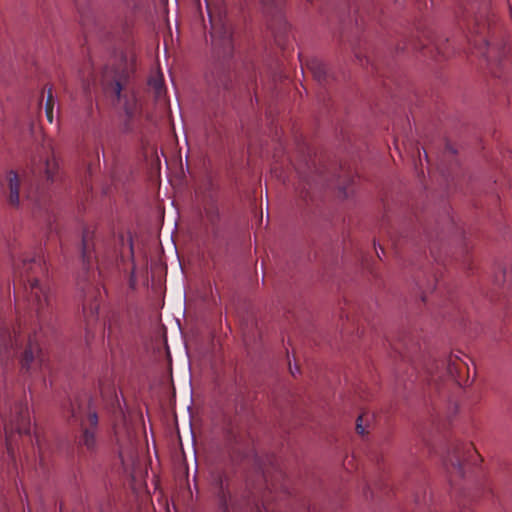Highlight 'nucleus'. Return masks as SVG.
Segmentation results:
<instances>
[{
	"instance_id": "obj_1",
	"label": "nucleus",
	"mask_w": 512,
	"mask_h": 512,
	"mask_svg": "<svg viewBox=\"0 0 512 512\" xmlns=\"http://www.w3.org/2000/svg\"><path fill=\"white\" fill-rule=\"evenodd\" d=\"M512 20V5L509 4ZM457 17L466 23L468 41L473 49L485 59L490 73L495 78L509 79L512 73V53L507 47L505 33L491 11L489 0H469Z\"/></svg>"
},
{
	"instance_id": "obj_2",
	"label": "nucleus",
	"mask_w": 512,
	"mask_h": 512,
	"mask_svg": "<svg viewBox=\"0 0 512 512\" xmlns=\"http://www.w3.org/2000/svg\"><path fill=\"white\" fill-rule=\"evenodd\" d=\"M80 78L85 93H89L92 87L100 84L107 97L118 101L126 116L125 132L131 133L137 129L143 113L142 102L129 86L127 75L112 67H105L101 75L96 76L94 69L89 66L87 75L81 71Z\"/></svg>"
},
{
	"instance_id": "obj_3",
	"label": "nucleus",
	"mask_w": 512,
	"mask_h": 512,
	"mask_svg": "<svg viewBox=\"0 0 512 512\" xmlns=\"http://www.w3.org/2000/svg\"><path fill=\"white\" fill-rule=\"evenodd\" d=\"M231 472L222 466L211 469L209 483L218 512H242L246 502L232 490Z\"/></svg>"
},
{
	"instance_id": "obj_4",
	"label": "nucleus",
	"mask_w": 512,
	"mask_h": 512,
	"mask_svg": "<svg viewBox=\"0 0 512 512\" xmlns=\"http://www.w3.org/2000/svg\"><path fill=\"white\" fill-rule=\"evenodd\" d=\"M3 429L5 433L6 450L11 458H14L13 437L17 434H29L31 430L28 406L22 401L13 404L5 403L1 412Z\"/></svg>"
},
{
	"instance_id": "obj_5",
	"label": "nucleus",
	"mask_w": 512,
	"mask_h": 512,
	"mask_svg": "<svg viewBox=\"0 0 512 512\" xmlns=\"http://www.w3.org/2000/svg\"><path fill=\"white\" fill-rule=\"evenodd\" d=\"M70 417L79 422L82 427V435L79 444L88 450H93L96 446L95 429L98 424V416L96 412L90 409V405L75 400L70 403Z\"/></svg>"
},
{
	"instance_id": "obj_6",
	"label": "nucleus",
	"mask_w": 512,
	"mask_h": 512,
	"mask_svg": "<svg viewBox=\"0 0 512 512\" xmlns=\"http://www.w3.org/2000/svg\"><path fill=\"white\" fill-rule=\"evenodd\" d=\"M430 375V381L436 382L444 376L450 378L457 385L462 386L467 383L469 378V368L467 363L457 354L451 353L446 359L437 360L433 368L427 369Z\"/></svg>"
},
{
	"instance_id": "obj_7",
	"label": "nucleus",
	"mask_w": 512,
	"mask_h": 512,
	"mask_svg": "<svg viewBox=\"0 0 512 512\" xmlns=\"http://www.w3.org/2000/svg\"><path fill=\"white\" fill-rule=\"evenodd\" d=\"M211 43L218 57H230L233 52V32L231 25L223 19H211Z\"/></svg>"
},
{
	"instance_id": "obj_8",
	"label": "nucleus",
	"mask_w": 512,
	"mask_h": 512,
	"mask_svg": "<svg viewBox=\"0 0 512 512\" xmlns=\"http://www.w3.org/2000/svg\"><path fill=\"white\" fill-rule=\"evenodd\" d=\"M472 453H475V451L471 445H468L466 448L460 447L459 445L455 446L452 453L444 460V465L447 471L456 476L463 477L465 474L464 462L466 460V455L471 457Z\"/></svg>"
},
{
	"instance_id": "obj_9",
	"label": "nucleus",
	"mask_w": 512,
	"mask_h": 512,
	"mask_svg": "<svg viewBox=\"0 0 512 512\" xmlns=\"http://www.w3.org/2000/svg\"><path fill=\"white\" fill-rule=\"evenodd\" d=\"M94 232L85 229L82 235V260L83 265L87 271L93 268L94 259L97 258L95 254Z\"/></svg>"
},
{
	"instance_id": "obj_10",
	"label": "nucleus",
	"mask_w": 512,
	"mask_h": 512,
	"mask_svg": "<svg viewBox=\"0 0 512 512\" xmlns=\"http://www.w3.org/2000/svg\"><path fill=\"white\" fill-rule=\"evenodd\" d=\"M307 67L312 73L315 80L319 83H327L330 78V74L326 64L318 59H312L307 63Z\"/></svg>"
},
{
	"instance_id": "obj_11",
	"label": "nucleus",
	"mask_w": 512,
	"mask_h": 512,
	"mask_svg": "<svg viewBox=\"0 0 512 512\" xmlns=\"http://www.w3.org/2000/svg\"><path fill=\"white\" fill-rule=\"evenodd\" d=\"M6 185L9 189V203L11 205L19 204V176L15 171H10L6 176Z\"/></svg>"
},
{
	"instance_id": "obj_12",
	"label": "nucleus",
	"mask_w": 512,
	"mask_h": 512,
	"mask_svg": "<svg viewBox=\"0 0 512 512\" xmlns=\"http://www.w3.org/2000/svg\"><path fill=\"white\" fill-rule=\"evenodd\" d=\"M33 181L38 182L40 179H45L46 181H53L54 174L52 171V166L49 161H45L41 166L37 169H32Z\"/></svg>"
},
{
	"instance_id": "obj_13",
	"label": "nucleus",
	"mask_w": 512,
	"mask_h": 512,
	"mask_svg": "<svg viewBox=\"0 0 512 512\" xmlns=\"http://www.w3.org/2000/svg\"><path fill=\"white\" fill-rule=\"evenodd\" d=\"M313 189H314V185L311 183V181L309 179H302L297 188H296V191H297V194L298 196L304 201V202H308V200H312L313 199Z\"/></svg>"
},
{
	"instance_id": "obj_14",
	"label": "nucleus",
	"mask_w": 512,
	"mask_h": 512,
	"mask_svg": "<svg viewBox=\"0 0 512 512\" xmlns=\"http://www.w3.org/2000/svg\"><path fill=\"white\" fill-rule=\"evenodd\" d=\"M98 309L99 305L97 303H91L89 305L86 301L83 303V314L88 323L94 320L98 314Z\"/></svg>"
},
{
	"instance_id": "obj_15",
	"label": "nucleus",
	"mask_w": 512,
	"mask_h": 512,
	"mask_svg": "<svg viewBox=\"0 0 512 512\" xmlns=\"http://www.w3.org/2000/svg\"><path fill=\"white\" fill-rule=\"evenodd\" d=\"M27 197L33 200L39 209H42V207L44 206V203H42V192H40L38 186L35 188V190H29L27 193Z\"/></svg>"
},
{
	"instance_id": "obj_16",
	"label": "nucleus",
	"mask_w": 512,
	"mask_h": 512,
	"mask_svg": "<svg viewBox=\"0 0 512 512\" xmlns=\"http://www.w3.org/2000/svg\"><path fill=\"white\" fill-rule=\"evenodd\" d=\"M53 106H54V100L51 89L48 91L47 101L45 105V113L47 120L52 123L53 122Z\"/></svg>"
},
{
	"instance_id": "obj_17",
	"label": "nucleus",
	"mask_w": 512,
	"mask_h": 512,
	"mask_svg": "<svg viewBox=\"0 0 512 512\" xmlns=\"http://www.w3.org/2000/svg\"><path fill=\"white\" fill-rule=\"evenodd\" d=\"M408 46H410L413 50H422V49L426 48L427 43H425L424 41H422L420 39L413 38L409 41L407 46L402 47L401 49L404 50V49L408 48Z\"/></svg>"
},
{
	"instance_id": "obj_18",
	"label": "nucleus",
	"mask_w": 512,
	"mask_h": 512,
	"mask_svg": "<svg viewBox=\"0 0 512 512\" xmlns=\"http://www.w3.org/2000/svg\"><path fill=\"white\" fill-rule=\"evenodd\" d=\"M259 1L267 10H272L273 8H275L276 10H279V1L278 0H259Z\"/></svg>"
},
{
	"instance_id": "obj_19",
	"label": "nucleus",
	"mask_w": 512,
	"mask_h": 512,
	"mask_svg": "<svg viewBox=\"0 0 512 512\" xmlns=\"http://www.w3.org/2000/svg\"><path fill=\"white\" fill-rule=\"evenodd\" d=\"M362 421H363V416H362V415H360V416L358 417V419H357V423H356V431H357L359 434H361V435L365 434V432H366V431H365V428H364V427H363V425H362Z\"/></svg>"
},
{
	"instance_id": "obj_20",
	"label": "nucleus",
	"mask_w": 512,
	"mask_h": 512,
	"mask_svg": "<svg viewBox=\"0 0 512 512\" xmlns=\"http://www.w3.org/2000/svg\"><path fill=\"white\" fill-rule=\"evenodd\" d=\"M427 43H433L434 48L438 51L439 54L445 55V51L439 46L438 43H434V40L427 38Z\"/></svg>"
},
{
	"instance_id": "obj_21",
	"label": "nucleus",
	"mask_w": 512,
	"mask_h": 512,
	"mask_svg": "<svg viewBox=\"0 0 512 512\" xmlns=\"http://www.w3.org/2000/svg\"><path fill=\"white\" fill-rule=\"evenodd\" d=\"M446 153L449 155H454L456 151L453 149V147L450 144L446 145Z\"/></svg>"
},
{
	"instance_id": "obj_22",
	"label": "nucleus",
	"mask_w": 512,
	"mask_h": 512,
	"mask_svg": "<svg viewBox=\"0 0 512 512\" xmlns=\"http://www.w3.org/2000/svg\"><path fill=\"white\" fill-rule=\"evenodd\" d=\"M342 194H343V197H345V198L349 197V195H350L349 188L348 187H343Z\"/></svg>"
},
{
	"instance_id": "obj_23",
	"label": "nucleus",
	"mask_w": 512,
	"mask_h": 512,
	"mask_svg": "<svg viewBox=\"0 0 512 512\" xmlns=\"http://www.w3.org/2000/svg\"><path fill=\"white\" fill-rule=\"evenodd\" d=\"M155 88L157 90V93L159 94L161 92V89H162V83L161 82H156L155 83Z\"/></svg>"
},
{
	"instance_id": "obj_24",
	"label": "nucleus",
	"mask_w": 512,
	"mask_h": 512,
	"mask_svg": "<svg viewBox=\"0 0 512 512\" xmlns=\"http://www.w3.org/2000/svg\"><path fill=\"white\" fill-rule=\"evenodd\" d=\"M422 301H424V302L426 301V296L425 295H423Z\"/></svg>"
},
{
	"instance_id": "obj_25",
	"label": "nucleus",
	"mask_w": 512,
	"mask_h": 512,
	"mask_svg": "<svg viewBox=\"0 0 512 512\" xmlns=\"http://www.w3.org/2000/svg\"><path fill=\"white\" fill-rule=\"evenodd\" d=\"M36 442L38 444V447L40 448V444H39V439L38 438L36 439Z\"/></svg>"
}]
</instances>
